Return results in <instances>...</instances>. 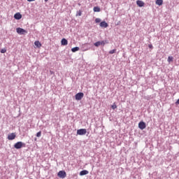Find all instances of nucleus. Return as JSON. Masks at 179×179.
Instances as JSON below:
<instances>
[{"label":"nucleus","mask_w":179,"mask_h":179,"mask_svg":"<svg viewBox=\"0 0 179 179\" xmlns=\"http://www.w3.org/2000/svg\"><path fill=\"white\" fill-rule=\"evenodd\" d=\"M24 145H25V143L22 141H18L14 144V148L19 150L22 148Z\"/></svg>","instance_id":"obj_1"},{"label":"nucleus","mask_w":179,"mask_h":179,"mask_svg":"<svg viewBox=\"0 0 179 179\" xmlns=\"http://www.w3.org/2000/svg\"><path fill=\"white\" fill-rule=\"evenodd\" d=\"M17 33L21 35H24L27 34V31L23 28H17Z\"/></svg>","instance_id":"obj_2"},{"label":"nucleus","mask_w":179,"mask_h":179,"mask_svg":"<svg viewBox=\"0 0 179 179\" xmlns=\"http://www.w3.org/2000/svg\"><path fill=\"white\" fill-rule=\"evenodd\" d=\"M138 129H146V124L145 122H140L138 124Z\"/></svg>","instance_id":"obj_3"},{"label":"nucleus","mask_w":179,"mask_h":179,"mask_svg":"<svg viewBox=\"0 0 179 179\" xmlns=\"http://www.w3.org/2000/svg\"><path fill=\"white\" fill-rule=\"evenodd\" d=\"M58 176L62 179L65 178L66 177V171H59L58 173Z\"/></svg>","instance_id":"obj_4"},{"label":"nucleus","mask_w":179,"mask_h":179,"mask_svg":"<svg viewBox=\"0 0 179 179\" xmlns=\"http://www.w3.org/2000/svg\"><path fill=\"white\" fill-rule=\"evenodd\" d=\"M86 129H80L77 131V134L79 136H83L86 134Z\"/></svg>","instance_id":"obj_5"},{"label":"nucleus","mask_w":179,"mask_h":179,"mask_svg":"<svg viewBox=\"0 0 179 179\" xmlns=\"http://www.w3.org/2000/svg\"><path fill=\"white\" fill-rule=\"evenodd\" d=\"M83 96H84V94L83 92H79L76 95V100H78V101L82 100Z\"/></svg>","instance_id":"obj_6"},{"label":"nucleus","mask_w":179,"mask_h":179,"mask_svg":"<svg viewBox=\"0 0 179 179\" xmlns=\"http://www.w3.org/2000/svg\"><path fill=\"white\" fill-rule=\"evenodd\" d=\"M16 138V134L15 133H10L8 135V137H7V138H8V140L12 141L14 140Z\"/></svg>","instance_id":"obj_7"},{"label":"nucleus","mask_w":179,"mask_h":179,"mask_svg":"<svg viewBox=\"0 0 179 179\" xmlns=\"http://www.w3.org/2000/svg\"><path fill=\"white\" fill-rule=\"evenodd\" d=\"M22 15L20 14V13H15L14 15V18L15 20H19L22 19Z\"/></svg>","instance_id":"obj_8"},{"label":"nucleus","mask_w":179,"mask_h":179,"mask_svg":"<svg viewBox=\"0 0 179 179\" xmlns=\"http://www.w3.org/2000/svg\"><path fill=\"white\" fill-rule=\"evenodd\" d=\"M136 4L138 7H141V8H142L145 6V3L140 0L136 1Z\"/></svg>","instance_id":"obj_9"},{"label":"nucleus","mask_w":179,"mask_h":179,"mask_svg":"<svg viewBox=\"0 0 179 179\" xmlns=\"http://www.w3.org/2000/svg\"><path fill=\"white\" fill-rule=\"evenodd\" d=\"M100 27L102 28H106L108 27V24L106 21H102L100 23Z\"/></svg>","instance_id":"obj_10"},{"label":"nucleus","mask_w":179,"mask_h":179,"mask_svg":"<svg viewBox=\"0 0 179 179\" xmlns=\"http://www.w3.org/2000/svg\"><path fill=\"white\" fill-rule=\"evenodd\" d=\"M88 174H89V171H86V170L80 171V173H79V175H80V176H87V175H88Z\"/></svg>","instance_id":"obj_11"},{"label":"nucleus","mask_w":179,"mask_h":179,"mask_svg":"<svg viewBox=\"0 0 179 179\" xmlns=\"http://www.w3.org/2000/svg\"><path fill=\"white\" fill-rule=\"evenodd\" d=\"M61 43H62V45L66 46L68 44V41L66 38H62Z\"/></svg>","instance_id":"obj_12"},{"label":"nucleus","mask_w":179,"mask_h":179,"mask_svg":"<svg viewBox=\"0 0 179 179\" xmlns=\"http://www.w3.org/2000/svg\"><path fill=\"white\" fill-rule=\"evenodd\" d=\"M80 50V48L79 47H75L71 48V52H76L77 51Z\"/></svg>","instance_id":"obj_13"},{"label":"nucleus","mask_w":179,"mask_h":179,"mask_svg":"<svg viewBox=\"0 0 179 179\" xmlns=\"http://www.w3.org/2000/svg\"><path fill=\"white\" fill-rule=\"evenodd\" d=\"M155 3H157L158 6H162L163 4V0H157Z\"/></svg>","instance_id":"obj_14"},{"label":"nucleus","mask_w":179,"mask_h":179,"mask_svg":"<svg viewBox=\"0 0 179 179\" xmlns=\"http://www.w3.org/2000/svg\"><path fill=\"white\" fill-rule=\"evenodd\" d=\"M93 10L94 12H100L101 9L99 6H94Z\"/></svg>","instance_id":"obj_15"},{"label":"nucleus","mask_w":179,"mask_h":179,"mask_svg":"<svg viewBox=\"0 0 179 179\" xmlns=\"http://www.w3.org/2000/svg\"><path fill=\"white\" fill-rule=\"evenodd\" d=\"M34 45H35L37 48L41 47V43H40V41H35Z\"/></svg>","instance_id":"obj_16"},{"label":"nucleus","mask_w":179,"mask_h":179,"mask_svg":"<svg viewBox=\"0 0 179 179\" xmlns=\"http://www.w3.org/2000/svg\"><path fill=\"white\" fill-rule=\"evenodd\" d=\"M94 45L95 47H99L100 45H101V41H97L96 43H94Z\"/></svg>","instance_id":"obj_17"},{"label":"nucleus","mask_w":179,"mask_h":179,"mask_svg":"<svg viewBox=\"0 0 179 179\" xmlns=\"http://www.w3.org/2000/svg\"><path fill=\"white\" fill-rule=\"evenodd\" d=\"M116 52V49H113V50L109 51V55H113Z\"/></svg>","instance_id":"obj_18"},{"label":"nucleus","mask_w":179,"mask_h":179,"mask_svg":"<svg viewBox=\"0 0 179 179\" xmlns=\"http://www.w3.org/2000/svg\"><path fill=\"white\" fill-rule=\"evenodd\" d=\"M173 60V57H169L168 59H167V62H172Z\"/></svg>","instance_id":"obj_19"},{"label":"nucleus","mask_w":179,"mask_h":179,"mask_svg":"<svg viewBox=\"0 0 179 179\" xmlns=\"http://www.w3.org/2000/svg\"><path fill=\"white\" fill-rule=\"evenodd\" d=\"M100 42H101V45H103V46H104L106 43H108L106 41H102Z\"/></svg>","instance_id":"obj_20"},{"label":"nucleus","mask_w":179,"mask_h":179,"mask_svg":"<svg viewBox=\"0 0 179 179\" xmlns=\"http://www.w3.org/2000/svg\"><path fill=\"white\" fill-rule=\"evenodd\" d=\"M41 131H38V133H36L37 138H41Z\"/></svg>","instance_id":"obj_21"},{"label":"nucleus","mask_w":179,"mask_h":179,"mask_svg":"<svg viewBox=\"0 0 179 179\" xmlns=\"http://www.w3.org/2000/svg\"><path fill=\"white\" fill-rule=\"evenodd\" d=\"M81 15H82L81 10L78 11L77 13H76V16H81Z\"/></svg>","instance_id":"obj_22"},{"label":"nucleus","mask_w":179,"mask_h":179,"mask_svg":"<svg viewBox=\"0 0 179 179\" xmlns=\"http://www.w3.org/2000/svg\"><path fill=\"white\" fill-rule=\"evenodd\" d=\"M6 51H7V50H6V48H3V49H2V50H1V52L2 54H5V53L6 52Z\"/></svg>","instance_id":"obj_23"},{"label":"nucleus","mask_w":179,"mask_h":179,"mask_svg":"<svg viewBox=\"0 0 179 179\" xmlns=\"http://www.w3.org/2000/svg\"><path fill=\"white\" fill-rule=\"evenodd\" d=\"M100 22H101V19L100 18L95 19V22L96 23H100Z\"/></svg>","instance_id":"obj_24"},{"label":"nucleus","mask_w":179,"mask_h":179,"mask_svg":"<svg viewBox=\"0 0 179 179\" xmlns=\"http://www.w3.org/2000/svg\"><path fill=\"white\" fill-rule=\"evenodd\" d=\"M111 108H112L113 110H115V108H117V106H116V105H113V106H111Z\"/></svg>","instance_id":"obj_25"},{"label":"nucleus","mask_w":179,"mask_h":179,"mask_svg":"<svg viewBox=\"0 0 179 179\" xmlns=\"http://www.w3.org/2000/svg\"><path fill=\"white\" fill-rule=\"evenodd\" d=\"M148 47H149L150 48H153V45H152V44H149Z\"/></svg>","instance_id":"obj_26"},{"label":"nucleus","mask_w":179,"mask_h":179,"mask_svg":"<svg viewBox=\"0 0 179 179\" xmlns=\"http://www.w3.org/2000/svg\"><path fill=\"white\" fill-rule=\"evenodd\" d=\"M176 105H179V99L177 100V101L176 102Z\"/></svg>","instance_id":"obj_27"},{"label":"nucleus","mask_w":179,"mask_h":179,"mask_svg":"<svg viewBox=\"0 0 179 179\" xmlns=\"http://www.w3.org/2000/svg\"><path fill=\"white\" fill-rule=\"evenodd\" d=\"M36 0H27L28 2H33L35 1Z\"/></svg>","instance_id":"obj_28"},{"label":"nucleus","mask_w":179,"mask_h":179,"mask_svg":"<svg viewBox=\"0 0 179 179\" xmlns=\"http://www.w3.org/2000/svg\"><path fill=\"white\" fill-rule=\"evenodd\" d=\"M50 74H51V75H54V74H55V72H54V71H50Z\"/></svg>","instance_id":"obj_29"},{"label":"nucleus","mask_w":179,"mask_h":179,"mask_svg":"<svg viewBox=\"0 0 179 179\" xmlns=\"http://www.w3.org/2000/svg\"><path fill=\"white\" fill-rule=\"evenodd\" d=\"M44 1H45V2H48V0H44Z\"/></svg>","instance_id":"obj_30"},{"label":"nucleus","mask_w":179,"mask_h":179,"mask_svg":"<svg viewBox=\"0 0 179 179\" xmlns=\"http://www.w3.org/2000/svg\"><path fill=\"white\" fill-rule=\"evenodd\" d=\"M29 179H33V178H29Z\"/></svg>","instance_id":"obj_31"}]
</instances>
